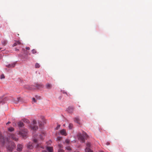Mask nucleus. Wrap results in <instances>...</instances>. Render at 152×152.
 I'll use <instances>...</instances> for the list:
<instances>
[{
  "label": "nucleus",
  "mask_w": 152,
  "mask_h": 152,
  "mask_svg": "<svg viewBox=\"0 0 152 152\" xmlns=\"http://www.w3.org/2000/svg\"><path fill=\"white\" fill-rule=\"evenodd\" d=\"M0 140L1 142L3 145H4L6 142V147L8 151H12L15 147V145L14 142L10 141H9L7 138H4L3 136L2 135L0 132Z\"/></svg>",
  "instance_id": "nucleus-1"
},
{
  "label": "nucleus",
  "mask_w": 152,
  "mask_h": 152,
  "mask_svg": "<svg viewBox=\"0 0 152 152\" xmlns=\"http://www.w3.org/2000/svg\"><path fill=\"white\" fill-rule=\"evenodd\" d=\"M88 136L86 132H83V134H80L78 135V140L82 142H84L85 141V139L88 137Z\"/></svg>",
  "instance_id": "nucleus-2"
},
{
  "label": "nucleus",
  "mask_w": 152,
  "mask_h": 152,
  "mask_svg": "<svg viewBox=\"0 0 152 152\" xmlns=\"http://www.w3.org/2000/svg\"><path fill=\"white\" fill-rule=\"evenodd\" d=\"M28 134V130L26 129H23L19 133V134L23 138L26 137Z\"/></svg>",
  "instance_id": "nucleus-3"
},
{
  "label": "nucleus",
  "mask_w": 152,
  "mask_h": 152,
  "mask_svg": "<svg viewBox=\"0 0 152 152\" xmlns=\"http://www.w3.org/2000/svg\"><path fill=\"white\" fill-rule=\"evenodd\" d=\"M86 147L85 149L86 152H93L91 149V145L89 142H87L86 144Z\"/></svg>",
  "instance_id": "nucleus-4"
},
{
  "label": "nucleus",
  "mask_w": 152,
  "mask_h": 152,
  "mask_svg": "<svg viewBox=\"0 0 152 152\" xmlns=\"http://www.w3.org/2000/svg\"><path fill=\"white\" fill-rule=\"evenodd\" d=\"M33 141L34 142L37 144V149L39 148H43V147L41 145L39 144H38L37 142V140L36 139H34L33 140Z\"/></svg>",
  "instance_id": "nucleus-5"
},
{
  "label": "nucleus",
  "mask_w": 152,
  "mask_h": 152,
  "mask_svg": "<svg viewBox=\"0 0 152 152\" xmlns=\"http://www.w3.org/2000/svg\"><path fill=\"white\" fill-rule=\"evenodd\" d=\"M23 148V146L22 144H19L17 145V150L18 151H22Z\"/></svg>",
  "instance_id": "nucleus-6"
},
{
  "label": "nucleus",
  "mask_w": 152,
  "mask_h": 152,
  "mask_svg": "<svg viewBox=\"0 0 152 152\" xmlns=\"http://www.w3.org/2000/svg\"><path fill=\"white\" fill-rule=\"evenodd\" d=\"M9 137L10 138L14 140L15 141H17L18 140V138L14 134H11Z\"/></svg>",
  "instance_id": "nucleus-7"
},
{
  "label": "nucleus",
  "mask_w": 152,
  "mask_h": 152,
  "mask_svg": "<svg viewBox=\"0 0 152 152\" xmlns=\"http://www.w3.org/2000/svg\"><path fill=\"white\" fill-rule=\"evenodd\" d=\"M27 148L29 149H32L33 148V145L32 143L31 142H29L27 145Z\"/></svg>",
  "instance_id": "nucleus-8"
},
{
  "label": "nucleus",
  "mask_w": 152,
  "mask_h": 152,
  "mask_svg": "<svg viewBox=\"0 0 152 152\" xmlns=\"http://www.w3.org/2000/svg\"><path fill=\"white\" fill-rule=\"evenodd\" d=\"M74 108L72 107H69L67 108V110L68 112L71 113H72L74 111Z\"/></svg>",
  "instance_id": "nucleus-9"
},
{
  "label": "nucleus",
  "mask_w": 152,
  "mask_h": 152,
  "mask_svg": "<svg viewBox=\"0 0 152 152\" xmlns=\"http://www.w3.org/2000/svg\"><path fill=\"white\" fill-rule=\"evenodd\" d=\"M74 121L77 124H80V120L78 117H76L75 118Z\"/></svg>",
  "instance_id": "nucleus-10"
},
{
  "label": "nucleus",
  "mask_w": 152,
  "mask_h": 152,
  "mask_svg": "<svg viewBox=\"0 0 152 152\" xmlns=\"http://www.w3.org/2000/svg\"><path fill=\"white\" fill-rule=\"evenodd\" d=\"M15 63H14L11 64H9V65H7L6 66L8 68H11V67H14L15 66Z\"/></svg>",
  "instance_id": "nucleus-11"
},
{
  "label": "nucleus",
  "mask_w": 152,
  "mask_h": 152,
  "mask_svg": "<svg viewBox=\"0 0 152 152\" xmlns=\"http://www.w3.org/2000/svg\"><path fill=\"white\" fill-rule=\"evenodd\" d=\"M60 133L62 135L64 136L66 135V133L64 129H62L60 131Z\"/></svg>",
  "instance_id": "nucleus-12"
},
{
  "label": "nucleus",
  "mask_w": 152,
  "mask_h": 152,
  "mask_svg": "<svg viewBox=\"0 0 152 152\" xmlns=\"http://www.w3.org/2000/svg\"><path fill=\"white\" fill-rule=\"evenodd\" d=\"M47 150L48 152H53V149L52 147H47Z\"/></svg>",
  "instance_id": "nucleus-13"
},
{
  "label": "nucleus",
  "mask_w": 152,
  "mask_h": 152,
  "mask_svg": "<svg viewBox=\"0 0 152 152\" xmlns=\"http://www.w3.org/2000/svg\"><path fill=\"white\" fill-rule=\"evenodd\" d=\"M19 41H17L13 45V46H15L18 45H22Z\"/></svg>",
  "instance_id": "nucleus-14"
},
{
  "label": "nucleus",
  "mask_w": 152,
  "mask_h": 152,
  "mask_svg": "<svg viewBox=\"0 0 152 152\" xmlns=\"http://www.w3.org/2000/svg\"><path fill=\"white\" fill-rule=\"evenodd\" d=\"M31 129L34 130H37L38 129V127L37 126H35L34 125L33 126H31Z\"/></svg>",
  "instance_id": "nucleus-15"
},
{
  "label": "nucleus",
  "mask_w": 152,
  "mask_h": 152,
  "mask_svg": "<svg viewBox=\"0 0 152 152\" xmlns=\"http://www.w3.org/2000/svg\"><path fill=\"white\" fill-rule=\"evenodd\" d=\"M46 87L47 88L50 89L51 87V85L50 84L48 83L46 85Z\"/></svg>",
  "instance_id": "nucleus-16"
},
{
  "label": "nucleus",
  "mask_w": 152,
  "mask_h": 152,
  "mask_svg": "<svg viewBox=\"0 0 152 152\" xmlns=\"http://www.w3.org/2000/svg\"><path fill=\"white\" fill-rule=\"evenodd\" d=\"M7 43V41L6 40H3L2 41V44L4 45H5Z\"/></svg>",
  "instance_id": "nucleus-17"
},
{
  "label": "nucleus",
  "mask_w": 152,
  "mask_h": 152,
  "mask_svg": "<svg viewBox=\"0 0 152 152\" xmlns=\"http://www.w3.org/2000/svg\"><path fill=\"white\" fill-rule=\"evenodd\" d=\"M18 125L19 127H21L23 126V123L22 122H20L18 123Z\"/></svg>",
  "instance_id": "nucleus-18"
},
{
  "label": "nucleus",
  "mask_w": 152,
  "mask_h": 152,
  "mask_svg": "<svg viewBox=\"0 0 152 152\" xmlns=\"http://www.w3.org/2000/svg\"><path fill=\"white\" fill-rule=\"evenodd\" d=\"M37 88L39 89L41 87H42V85L41 84H37Z\"/></svg>",
  "instance_id": "nucleus-19"
},
{
  "label": "nucleus",
  "mask_w": 152,
  "mask_h": 152,
  "mask_svg": "<svg viewBox=\"0 0 152 152\" xmlns=\"http://www.w3.org/2000/svg\"><path fill=\"white\" fill-rule=\"evenodd\" d=\"M73 127V125L72 124H70L69 126V128L70 129H72Z\"/></svg>",
  "instance_id": "nucleus-20"
},
{
  "label": "nucleus",
  "mask_w": 152,
  "mask_h": 152,
  "mask_svg": "<svg viewBox=\"0 0 152 152\" xmlns=\"http://www.w3.org/2000/svg\"><path fill=\"white\" fill-rule=\"evenodd\" d=\"M8 130L10 132H12L14 130V129L13 127H10L8 129Z\"/></svg>",
  "instance_id": "nucleus-21"
},
{
  "label": "nucleus",
  "mask_w": 152,
  "mask_h": 152,
  "mask_svg": "<svg viewBox=\"0 0 152 152\" xmlns=\"http://www.w3.org/2000/svg\"><path fill=\"white\" fill-rule=\"evenodd\" d=\"M35 67L36 68H38L40 67V65L39 64L36 63L35 64Z\"/></svg>",
  "instance_id": "nucleus-22"
},
{
  "label": "nucleus",
  "mask_w": 152,
  "mask_h": 152,
  "mask_svg": "<svg viewBox=\"0 0 152 152\" xmlns=\"http://www.w3.org/2000/svg\"><path fill=\"white\" fill-rule=\"evenodd\" d=\"M32 52L33 54H34L37 53L36 50L35 49H33L32 50Z\"/></svg>",
  "instance_id": "nucleus-23"
},
{
  "label": "nucleus",
  "mask_w": 152,
  "mask_h": 152,
  "mask_svg": "<svg viewBox=\"0 0 152 152\" xmlns=\"http://www.w3.org/2000/svg\"><path fill=\"white\" fill-rule=\"evenodd\" d=\"M66 149L69 151H70L71 150V148L70 147L68 146L66 148Z\"/></svg>",
  "instance_id": "nucleus-24"
},
{
  "label": "nucleus",
  "mask_w": 152,
  "mask_h": 152,
  "mask_svg": "<svg viewBox=\"0 0 152 152\" xmlns=\"http://www.w3.org/2000/svg\"><path fill=\"white\" fill-rule=\"evenodd\" d=\"M65 142L67 143H69L70 142V140L68 139H66Z\"/></svg>",
  "instance_id": "nucleus-25"
},
{
  "label": "nucleus",
  "mask_w": 152,
  "mask_h": 152,
  "mask_svg": "<svg viewBox=\"0 0 152 152\" xmlns=\"http://www.w3.org/2000/svg\"><path fill=\"white\" fill-rule=\"evenodd\" d=\"M39 126L41 127L43 126V124L41 122H39Z\"/></svg>",
  "instance_id": "nucleus-26"
},
{
  "label": "nucleus",
  "mask_w": 152,
  "mask_h": 152,
  "mask_svg": "<svg viewBox=\"0 0 152 152\" xmlns=\"http://www.w3.org/2000/svg\"><path fill=\"white\" fill-rule=\"evenodd\" d=\"M5 78V76L4 75H2L0 77L1 79H4Z\"/></svg>",
  "instance_id": "nucleus-27"
},
{
  "label": "nucleus",
  "mask_w": 152,
  "mask_h": 152,
  "mask_svg": "<svg viewBox=\"0 0 152 152\" xmlns=\"http://www.w3.org/2000/svg\"><path fill=\"white\" fill-rule=\"evenodd\" d=\"M62 139V137H58L57 138V139L58 140H61Z\"/></svg>",
  "instance_id": "nucleus-28"
},
{
  "label": "nucleus",
  "mask_w": 152,
  "mask_h": 152,
  "mask_svg": "<svg viewBox=\"0 0 152 152\" xmlns=\"http://www.w3.org/2000/svg\"><path fill=\"white\" fill-rule=\"evenodd\" d=\"M58 152H63V150L61 148L58 150Z\"/></svg>",
  "instance_id": "nucleus-29"
},
{
  "label": "nucleus",
  "mask_w": 152,
  "mask_h": 152,
  "mask_svg": "<svg viewBox=\"0 0 152 152\" xmlns=\"http://www.w3.org/2000/svg\"><path fill=\"white\" fill-rule=\"evenodd\" d=\"M32 101H34V102H36V101L35 98H32Z\"/></svg>",
  "instance_id": "nucleus-30"
},
{
  "label": "nucleus",
  "mask_w": 152,
  "mask_h": 152,
  "mask_svg": "<svg viewBox=\"0 0 152 152\" xmlns=\"http://www.w3.org/2000/svg\"><path fill=\"white\" fill-rule=\"evenodd\" d=\"M40 138L41 140L43 139V137L42 135H41L40 137Z\"/></svg>",
  "instance_id": "nucleus-31"
},
{
  "label": "nucleus",
  "mask_w": 152,
  "mask_h": 152,
  "mask_svg": "<svg viewBox=\"0 0 152 152\" xmlns=\"http://www.w3.org/2000/svg\"><path fill=\"white\" fill-rule=\"evenodd\" d=\"M26 49L27 50H29L30 49V48L29 47H26Z\"/></svg>",
  "instance_id": "nucleus-32"
},
{
  "label": "nucleus",
  "mask_w": 152,
  "mask_h": 152,
  "mask_svg": "<svg viewBox=\"0 0 152 152\" xmlns=\"http://www.w3.org/2000/svg\"><path fill=\"white\" fill-rule=\"evenodd\" d=\"M33 123L34 124H35L36 123V121L35 120L33 121Z\"/></svg>",
  "instance_id": "nucleus-33"
},
{
  "label": "nucleus",
  "mask_w": 152,
  "mask_h": 152,
  "mask_svg": "<svg viewBox=\"0 0 152 152\" xmlns=\"http://www.w3.org/2000/svg\"><path fill=\"white\" fill-rule=\"evenodd\" d=\"M106 144L107 145H108L110 144V143L108 142H107L106 143Z\"/></svg>",
  "instance_id": "nucleus-34"
},
{
  "label": "nucleus",
  "mask_w": 152,
  "mask_h": 152,
  "mask_svg": "<svg viewBox=\"0 0 152 152\" xmlns=\"http://www.w3.org/2000/svg\"><path fill=\"white\" fill-rule=\"evenodd\" d=\"M10 122H8V123H7V124H10Z\"/></svg>",
  "instance_id": "nucleus-35"
},
{
  "label": "nucleus",
  "mask_w": 152,
  "mask_h": 152,
  "mask_svg": "<svg viewBox=\"0 0 152 152\" xmlns=\"http://www.w3.org/2000/svg\"><path fill=\"white\" fill-rule=\"evenodd\" d=\"M26 122L28 123H29V121L28 120L26 121Z\"/></svg>",
  "instance_id": "nucleus-36"
},
{
  "label": "nucleus",
  "mask_w": 152,
  "mask_h": 152,
  "mask_svg": "<svg viewBox=\"0 0 152 152\" xmlns=\"http://www.w3.org/2000/svg\"><path fill=\"white\" fill-rule=\"evenodd\" d=\"M64 93H65V94H66V93L65 92H64Z\"/></svg>",
  "instance_id": "nucleus-37"
},
{
  "label": "nucleus",
  "mask_w": 152,
  "mask_h": 152,
  "mask_svg": "<svg viewBox=\"0 0 152 152\" xmlns=\"http://www.w3.org/2000/svg\"><path fill=\"white\" fill-rule=\"evenodd\" d=\"M42 152H46V151H43Z\"/></svg>",
  "instance_id": "nucleus-38"
},
{
  "label": "nucleus",
  "mask_w": 152,
  "mask_h": 152,
  "mask_svg": "<svg viewBox=\"0 0 152 152\" xmlns=\"http://www.w3.org/2000/svg\"><path fill=\"white\" fill-rule=\"evenodd\" d=\"M1 48H0V50H1Z\"/></svg>",
  "instance_id": "nucleus-39"
},
{
  "label": "nucleus",
  "mask_w": 152,
  "mask_h": 152,
  "mask_svg": "<svg viewBox=\"0 0 152 152\" xmlns=\"http://www.w3.org/2000/svg\"><path fill=\"white\" fill-rule=\"evenodd\" d=\"M14 152H17V151H15Z\"/></svg>",
  "instance_id": "nucleus-40"
},
{
  "label": "nucleus",
  "mask_w": 152,
  "mask_h": 152,
  "mask_svg": "<svg viewBox=\"0 0 152 152\" xmlns=\"http://www.w3.org/2000/svg\"><path fill=\"white\" fill-rule=\"evenodd\" d=\"M77 152H79V151H77Z\"/></svg>",
  "instance_id": "nucleus-41"
}]
</instances>
